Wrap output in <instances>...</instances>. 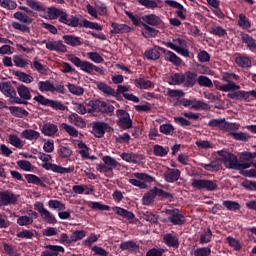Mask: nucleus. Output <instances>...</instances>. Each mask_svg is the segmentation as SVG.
Returning a JSON list of instances; mask_svg holds the SVG:
<instances>
[{
    "label": "nucleus",
    "instance_id": "obj_1",
    "mask_svg": "<svg viewBox=\"0 0 256 256\" xmlns=\"http://www.w3.org/2000/svg\"><path fill=\"white\" fill-rule=\"evenodd\" d=\"M96 85H97V89H99V91L104 93L106 97H115L117 101H123V97H124V99H126L127 101H132L133 103H139V97L135 96L134 94L127 93L129 91V88L125 85H118L117 91H115V89L107 85L105 82H98Z\"/></svg>",
    "mask_w": 256,
    "mask_h": 256
},
{
    "label": "nucleus",
    "instance_id": "obj_2",
    "mask_svg": "<svg viewBox=\"0 0 256 256\" xmlns=\"http://www.w3.org/2000/svg\"><path fill=\"white\" fill-rule=\"evenodd\" d=\"M47 15L49 19L52 21L55 19H59V23H63V25H67L68 27H81V17L80 16H69L67 12L63 11V9H58L55 7H50L47 9Z\"/></svg>",
    "mask_w": 256,
    "mask_h": 256
},
{
    "label": "nucleus",
    "instance_id": "obj_3",
    "mask_svg": "<svg viewBox=\"0 0 256 256\" xmlns=\"http://www.w3.org/2000/svg\"><path fill=\"white\" fill-rule=\"evenodd\" d=\"M68 61L72 62L75 67H78L80 71H83L88 75H93V71H96V73H99L100 75H105L103 67L95 66V64L87 60H81V58L77 57L75 54H70L68 56Z\"/></svg>",
    "mask_w": 256,
    "mask_h": 256
},
{
    "label": "nucleus",
    "instance_id": "obj_4",
    "mask_svg": "<svg viewBox=\"0 0 256 256\" xmlns=\"http://www.w3.org/2000/svg\"><path fill=\"white\" fill-rule=\"evenodd\" d=\"M219 157H222L224 165L226 169H234L235 171H243V169H249L251 167V163H240L237 159V156L232 154L231 152H227L224 150L218 151Z\"/></svg>",
    "mask_w": 256,
    "mask_h": 256
},
{
    "label": "nucleus",
    "instance_id": "obj_5",
    "mask_svg": "<svg viewBox=\"0 0 256 256\" xmlns=\"http://www.w3.org/2000/svg\"><path fill=\"white\" fill-rule=\"evenodd\" d=\"M156 197H158L160 201H164V199H169L170 201H173L174 199V195L172 193L167 192L157 186H154L142 197L143 205H152V203H155Z\"/></svg>",
    "mask_w": 256,
    "mask_h": 256
},
{
    "label": "nucleus",
    "instance_id": "obj_6",
    "mask_svg": "<svg viewBox=\"0 0 256 256\" xmlns=\"http://www.w3.org/2000/svg\"><path fill=\"white\" fill-rule=\"evenodd\" d=\"M39 159L45 163L42 165V167L43 169H46V171H53V173H58L59 175H67V173H73V171H75L73 166L65 168L63 166L50 163L49 161H51V155L49 154L40 153Z\"/></svg>",
    "mask_w": 256,
    "mask_h": 256
},
{
    "label": "nucleus",
    "instance_id": "obj_7",
    "mask_svg": "<svg viewBox=\"0 0 256 256\" xmlns=\"http://www.w3.org/2000/svg\"><path fill=\"white\" fill-rule=\"evenodd\" d=\"M0 91L5 97L9 98L8 101L10 105H29V102L23 101L17 96V91L15 87L11 85V82H1Z\"/></svg>",
    "mask_w": 256,
    "mask_h": 256
},
{
    "label": "nucleus",
    "instance_id": "obj_8",
    "mask_svg": "<svg viewBox=\"0 0 256 256\" xmlns=\"http://www.w3.org/2000/svg\"><path fill=\"white\" fill-rule=\"evenodd\" d=\"M132 175L133 177H135V179H129L128 183H130V185H133L134 187H139V189H147V183L155 182V177L147 173L135 172Z\"/></svg>",
    "mask_w": 256,
    "mask_h": 256
},
{
    "label": "nucleus",
    "instance_id": "obj_9",
    "mask_svg": "<svg viewBox=\"0 0 256 256\" xmlns=\"http://www.w3.org/2000/svg\"><path fill=\"white\" fill-rule=\"evenodd\" d=\"M34 101L43 107H51L54 111H66L67 109V106H65L61 101L51 100L41 94L35 96Z\"/></svg>",
    "mask_w": 256,
    "mask_h": 256
},
{
    "label": "nucleus",
    "instance_id": "obj_10",
    "mask_svg": "<svg viewBox=\"0 0 256 256\" xmlns=\"http://www.w3.org/2000/svg\"><path fill=\"white\" fill-rule=\"evenodd\" d=\"M193 189H198L199 191H217L219 185H217V180H207V179H193L191 183Z\"/></svg>",
    "mask_w": 256,
    "mask_h": 256
},
{
    "label": "nucleus",
    "instance_id": "obj_11",
    "mask_svg": "<svg viewBox=\"0 0 256 256\" xmlns=\"http://www.w3.org/2000/svg\"><path fill=\"white\" fill-rule=\"evenodd\" d=\"M172 41L166 42L165 45L172 51L182 55V57H189V50L184 48L187 45V41L183 38H174Z\"/></svg>",
    "mask_w": 256,
    "mask_h": 256
},
{
    "label": "nucleus",
    "instance_id": "obj_12",
    "mask_svg": "<svg viewBox=\"0 0 256 256\" xmlns=\"http://www.w3.org/2000/svg\"><path fill=\"white\" fill-rule=\"evenodd\" d=\"M116 117L118 118L116 124L118 125V127H120V129H123L125 131L133 127V120H131V115H129V112H127L126 110H116Z\"/></svg>",
    "mask_w": 256,
    "mask_h": 256
},
{
    "label": "nucleus",
    "instance_id": "obj_13",
    "mask_svg": "<svg viewBox=\"0 0 256 256\" xmlns=\"http://www.w3.org/2000/svg\"><path fill=\"white\" fill-rule=\"evenodd\" d=\"M113 128L109 125V123L103 121H95L92 123V134L97 139H103L105 137V133H111Z\"/></svg>",
    "mask_w": 256,
    "mask_h": 256
},
{
    "label": "nucleus",
    "instance_id": "obj_14",
    "mask_svg": "<svg viewBox=\"0 0 256 256\" xmlns=\"http://www.w3.org/2000/svg\"><path fill=\"white\" fill-rule=\"evenodd\" d=\"M164 213L169 216L168 221L172 225H185V215H183L181 210L177 208L166 209Z\"/></svg>",
    "mask_w": 256,
    "mask_h": 256
},
{
    "label": "nucleus",
    "instance_id": "obj_15",
    "mask_svg": "<svg viewBox=\"0 0 256 256\" xmlns=\"http://www.w3.org/2000/svg\"><path fill=\"white\" fill-rule=\"evenodd\" d=\"M19 195L10 190L0 191V207H7L9 205H17Z\"/></svg>",
    "mask_w": 256,
    "mask_h": 256
},
{
    "label": "nucleus",
    "instance_id": "obj_16",
    "mask_svg": "<svg viewBox=\"0 0 256 256\" xmlns=\"http://www.w3.org/2000/svg\"><path fill=\"white\" fill-rule=\"evenodd\" d=\"M208 127H217L221 131H233L236 129L234 123L226 122L225 119H212L208 122Z\"/></svg>",
    "mask_w": 256,
    "mask_h": 256
},
{
    "label": "nucleus",
    "instance_id": "obj_17",
    "mask_svg": "<svg viewBox=\"0 0 256 256\" xmlns=\"http://www.w3.org/2000/svg\"><path fill=\"white\" fill-rule=\"evenodd\" d=\"M158 49L163 53L165 61H169V63H172V65L175 67H181L183 60L179 58L175 52L167 50L163 47H158Z\"/></svg>",
    "mask_w": 256,
    "mask_h": 256
},
{
    "label": "nucleus",
    "instance_id": "obj_18",
    "mask_svg": "<svg viewBox=\"0 0 256 256\" xmlns=\"http://www.w3.org/2000/svg\"><path fill=\"white\" fill-rule=\"evenodd\" d=\"M166 183H177L181 178V170L174 168H167L163 174Z\"/></svg>",
    "mask_w": 256,
    "mask_h": 256
},
{
    "label": "nucleus",
    "instance_id": "obj_19",
    "mask_svg": "<svg viewBox=\"0 0 256 256\" xmlns=\"http://www.w3.org/2000/svg\"><path fill=\"white\" fill-rule=\"evenodd\" d=\"M43 43L46 45L48 51H57L60 53H67V46L63 44V41H48L44 40Z\"/></svg>",
    "mask_w": 256,
    "mask_h": 256
},
{
    "label": "nucleus",
    "instance_id": "obj_20",
    "mask_svg": "<svg viewBox=\"0 0 256 256\" xmlns=\"http://www.w3.org/2000/svg\"><path fill=\"white\" fill-rule=\"evenodd\" d=\"M62 39L66 45H69V47H81V45L84 43L83 38L73 34L64 35Z\"/></svg>",
    "mask_w": 256,
    "mask_h": 256
},
{
    "label": "nucleus",
    "instance_id": "obj_21",
    "mask_svg": "<svg viewBox=\"0 0 256 256\" xmlns=\"http://www.w3.org/2000/svg\"><path fill=\"white\" fill-rule=\"evenodd\" d=\"M87 107H90L88 109V113H102L103 114V105L105 101H101L99 99L95 100H89L88 102H85Z\"/></svg>",
    "mask_w": 256,
    "mask_h": 256
},
{
    "label": "nucleus",
    "instance_id": "obj_22",
    "mask_svg": "<svg viewBox=\"0 0 256 256\" xmlns=\"http://www.w3.org/2000/svg\"><path fill=\"white\" fill-rule=\"evenodd\" d=\"M41 256H59V253H65V248L59 245H46Z\"/></svg>",
    "mask_w": 256,
    "mask_h": 256
},
{
    "label": "nucleus",
    "instance_id": "obj_23",
    "mask_svg": "<svg viewBox=\"0 0 256 256\" xmlns=\"http://www.w3.org/2000/svg\"><path fill=\"white\" fill-rule=\"evenodd\" d=\"M142 21H144L146 25H151L152 27H162L163 25V20L155 14L144 15Z\"/></svg>",
    "mask_w": 256,
    "mask_h": 256
},
{
    "label": "nucleus",
    "instance_id": "obj_24",
    "mask_svg": "<svg viewBox=\"0 0 256 256\" xmlns=\"http://www.w3.org/2000/svg\"><path fill=\"white\" fill-rule=\"evenodd\" d=\"M41 132L45 137H55L59 133V127L53 123H46L41 127Z\"/></svg>",
    "mask_w": 256,
    "mask_h": 256
},
{
    "label": "nucleus",
    "instance_id": "obj_25",
    "mask_svg": "<svg viewBox=\"0 0 256 256\" xmlns=\"http://www.w3.org/2000/svg\"><path fill=\"white\" fill-rule=\"evenodd\" d=\"M229 99H235V101H249V91L245 90H234L228 93Z\"/></svg>",
    "mask_w": 256,
    "mask_h": 256
},
{
    "label": "nucleus",
    "instance_id": "obj_26",
    "mask_svg": "<svg viewBox=\"0 0 256 256\" xmlns=\"http://www.w3.org/2000/svg\"><path fill=\"white\" fill-rule=\"evenodd\" d=\"M112 30L110 33L112 35H119L123 33H130L131 32V27L127 24H119L117 22H112L111 23Z\"/></svg>",
    "mask_w": 256,
    "mask_h": 256
},
{
    "label": "nucleus",
    "instance_id": "obj_27",
    "mask_svg": "<svg viewBox=\"0 0 256 256\" xmlns=\"http://www.w3.org/2000/svg\"><path fill=\"white\" fill-rule=\"evenodd\" d=\"M163 243H165L167 247H172V249H179V237L171 233H166L163 236Z\"/></svg>",
    "mask_w": 256,
    "mask_h": 256
},
{
    "label": "nucleus",
    "instance_id": "obj_28",
    "mask_svg": "<svg viewBox=\"0 0 256 256\" xmlns=\"http://www.w3.org/2000/svg\"><path fill=\"white\" fill-rule=\"evenodd\" d=\"M134 85L137 87V89L142 90L155 89V84L151 80H147L143 77L136 78L134 80Z\"/></svg>",
    "mask_w": 256,
    "mask_h": 256
},
{
    "label": "nucleus",
    "instance_id": "obj_29",
    "mask_svg": "<svg viewBox=\"0 0 256 256\" xmlns=\"http://www.w3.org/2000/svg\"><path fill=\"white\" fill-rule=\"evenodd\" d=\"M119 249H121V251L135 253V251H139V244H137L135 240L124 241L120 243Z\"/></svg>",
    "mask_w": 256,
    "mask_h": 256
},
{
    "label": "nucleus",
    "instance_id": "obj_30",
    "mask_svg": "<svg viewBox=\"0 0 256 256\" xmlns=\"http://www.w3.org/2000/svg\"><path fill=\"white\" fill-rule=\"evenodd\" d=\"M235 63L238 65V67H241V69H251L252 67L251 58H249L247 55L239 54L235 58Z\"/></svg>",
    "mask_w": 256,
    "mask_h": 256
},
{
    "label": "nucleus",
    "instance_id": "obj_31",
    "mask_svg": "<svg viewBox=\"0 0 256 256\" xmlns=\"http://www.w3.org/2000/svg\"><path fill=\"white\" fill-rule=\"evenodd\" d=\"M240 36L242 43L246 45L249 51H256V40L251 35L242 32Z\"/></svg>",
    "mask_w": 256,
    "mask_h": 256
},
{
    "label": "nucleus",
    "instance_id": "obj_32",
    "mask_svg": "<svg viewBox=\"0 0 256 256\" xmlns=\"http://www.w3.org/2000/svg\"><path fill=\"white\" fill-rule=\"evenodd\" d=\"M200 167L205 169V171H209L210 173H217V171L221 170V161L213 160L208 164L200 163Z\"/></svg>",
    "mask_w": 256,
    "mask_h": 256
},
{
    "label": "nucleus",
    "instance_id": "obj_33",
    "mask_svg": "<svg viewBox=\"0 0 256 256\" xmlns=\"http://www.w3.org/2000/svg\"><path fill=\"white\" fill-rule=\"evenodd\" d=\"M112 210L116 215H119V217H123L124 219H128L129 221L135 219V214L125 208L115 206L112 208Z\"/></svg>",
    "mask_w": 256,
    "mask_h": 256
},
{
    "label": "nucleus",
    "instance_id": "obj_34",
    "mask_svg": "<svg viewBox=\"0 0 256 256\" xmlns=\"http://www.w3.org/2000/svg\"><path fill=\"white\" fill-rule=\"evenodd\" d=\"M17 93L21 101H30L32 97L31 89H29V87L25 86L24 84H21L17 87Z\"/></svg>",
    "mask_w": 256,
    "mask_h": 256
},
{
    "label": "nucleus",
    "instance_id": "obj_35",
    "mask_svg": "<svg viewBox=\"0 0 256 256\" xmlns=\"http://www.w3.org/2000/svg\"><path fill=\"white\" fill-rule=\"evenodd\" d=\"M211 239H213V232L211 231V228H204L200 232L199 244L207 245V243H211Z\"/></svg>",
    "mask_w": 256,
    "mask_h": 256
},
{
    "label": "nucleus",
    "instance_id": "obj_36",
    "mask_svg": "<svg viewBox=\"0 0 256 256\" xmlns=\"http://www.w3.org/2000/svg\"><path fill=\"white\" fill-rule=\"evenodd\" d=\"M68 120L75 125V127H79L80 129H85L87 127V123L83 120V117L79 116L77 113H72Z\"/></svg>",
    "mask_w": 256,
    "mask_h": 256
},
{
    "label": "nucleus",
    "instance_id": "obj_37",
    "mask_svg": "<svg viewBox=\"0 0 256 256\" xmlns=\"http://www.w3.org/2000/svg\"><path fill=\"white\" fill-rule=\"evenodd\" d=\"M39 137H41V133L33 129H26L21 133V138L27 139V141H37Z\"/></svg>",
    "mask_w": 256,
    "mask_h": 256
},
{
    "label": "nucleus",
    "instance_id": "obj_38",
    "mask_svg": "<svg viewBox=\"0 0 256 256\" xmlns=\"http://www.w3.org/2000/svg\"><path fill=\"white\" fill-rule=\"evenodd\" d=\"M197 73L187 71L184 74V85L185 87H195V83H197Z\"/></svg>",
    "mask_w": 256,
    "mask_h": 256
},
{
    "label": "nucleus",
    "instance_id": "obj_39",
    "mask_svg": "<svg viewBox=\"0 0 256 256\" xmlns=\"http://www.w3.org/2000/svg\"><path fill=\"white\" fill-rule=\"evenodd\" d=\"M8 109L11 115H13L14 117H18L20 119H23L24 117H29V113L27 112V110L23 109L22 107L10 106Z\"/></svg>",
    "mask_w": 256,
    "mask_h": 256
},
{
    "label": "nucleus",
    "instance_id": "obj_40",
    "mask_svg": "<svg viewBox=\"0 0 256 256\" xmlns=\"http://www.w3.org/2000/svg\"><path fill=\"white\" fill-rule=\"evenodd\" d=\"M219 91H223L224 93H233V91H239L241 86L235 84L233 81H228L227 84L220 85L218 87Z\"/></svg>",
    "mask_w": 256,
    "mask_h": 256
},
{
    "label": "nucleus",
    "instance_id": "obj_41",
    "mask_svg": "<svg viewBox=\"0 0 256 256\" xmlns=\"http://www.w3.org/2000/svg\"><path fill=\"white\" fill-rule=\"evenodd\" d=\"M38 89L41 91V93H45L50 91L51 93H55V85L51 83V81H40L38 82Z\"/></svg>",
    "mask_w": 256,
    "mask_h": 256
},
{
    "label": "nucleus",
    "instance_id": "obj_42",
    "mask_svg": "<svg viewBox=\"0 0 256 256\" xmlns=\"http://www.w3.org/2000/svg\"><path fill=\"white\" fill-rule=\"evenodd\" d=\"M144 30H142V35L146 39H149V37H157L159 30L149 26L146 23H142Z\"/></svg>",
    "mask_w": 256,
    "mask_h": 256
},
{
    "label": "nucleus",
    "instance_id": "obj_43",
    "mask_svg": "<svg viewBox=\"0 0 256 256\" xmlns=\"http://www.w3.org/2000/svg\"><path fill=\"white\" fill-rule=\"evenodd\" d=\"M222 205L228 210L237 213V211L241 210V204L237 201L225 200L222 202Z\"/></svg>",
    "mask_w": 256,
    "mask_h": 256
},
{
    "label": "nucleus",
    "instance_id": "obj_44",
    "mask_svg": "<svg viewBox=\"0 0 256 256\" xmlns=\"http://www.w3.org/2000/svg\"><path fill=\"white\" fill-rule=\"evenodd\" d=\"M67 89L72 95H76V97H81L83 93H85V89L77 84H67Z\"/></svg>",
    "mask_w": 256,
    "mask_h": 256
},
{
    "label": "nucleus",
    "instance_id": "obj_45",
    "mask_svg": "<svg viewBox=\"0 0 256 256\" xmlns=\"http://www.w3.org/2000/svg\"><path fill=\"white\" fill-rule=\"evenodd\" d=\"M102 161L106 164L108 171H113V169H117L119 166V162L111 156H104Z\"/></svg>",
    "mask_w": 256,
    "mask_h": 256
},
{
    "label": "nucleus",
    "instance_id": "obj_46",
    "mask_svg": "<svg viewBox=\"0 0 256 256\" xmlns=\"http://www.w3.org/2000/svg\"><path fill=\"white\" fill-rule=\"evenodd\" d=\"M82 26L77 27H85V29H95L96 31H103V26L99 25L97 22H91L87 19H83L82 22L80 20Z\"/></svg>",
    "mask_w": 256,
    "mask_h": 256
},
{
    "label": "nucleus",
    "instance_id": "obj_47",
    "mask_svg": "<svg viewBox=\"0 0 256 256\" xmlns=\"http://www.w3.org/2000/svg\"><path fill=\"white\" fill-rule=\"evenodd\" d=\"M13 75H15V77H17L19 79V81H21L22 83H33L34 78L33 76L23 72V71H15L13 73Z\"/></svg>",
    "mask_w": 256,
    "mask_h": 256
},
{
    "label": "nucleus",
    "instance_id": "obj_48",
    "mask_svg": "<svg viewBox=\"0 0 256 256\" xmlns=\"http://www.w3.org/2000/svg\"><path fill=\"white\" fill-rule=\"evenodd\" d=\"M26 5L32 9V11H37V13H41L45 11V6L41 4L39 1L35 0H26Z\"/></svg>",
    "mask_w": 256,
    "mask_h": 256
},
{
    "label": "nucleus",
    "instance_id": "obj_49",
    "mask_svg": "<svg viewBox=\"0 0 256 256\" xmlns=\"http://www.w3.org/2000/svg\"><path fill=\"white\" fill-rule=\"evenodd\" d=\"M144 55L149 61H157V59L161 57V52H159V48H152L150 50H146Z\"/></svg>",
    "mask_w": 256,
    "mask_h": 256
},
{
    "label": "nucleus",
    "instance_id": "obj_50",
    "mask_svg": "<svg viewBox=\"0 0 256 256\" xmlns=\"http://www.w3.org/2000/svg\"><path fill=\"white\" fill-rule=\"evenodd\" d=\"M57 153L60 159H69L73 155V150L69 146H59Z\"/></svg>",
    "mask_w": 256,
    "mask_h": 256
},
{
    "label": "nucleus",
    "instance_id": "obj_51",
    "mask_svg": "<svg viewBox=\"0 0 256 256\" xmlns=\"http://www.w3.org/2000/svg\"><path fill=\"white\" fill-rule=\"evenodd\" d=\"M13 61L15 67H19L20 69H25V67L31 63V60L25 59L19 55H15Z\"/></svg>",
    "mask_w": 256,
    "mask_h": 256
},
{
    "label": "nucleus",
    "instance_id": "obj_52",
    "mask_svg": "<svg viewBox=\"0 0 256 256\" xmlns=\"http://www.w3.org/2000/svg\"><path fill=\"white\" fill-rule=\"evenodd\" d=\"M153 153L156 157H167L169 153V147H163L159 144L154 145Z\"/></svg>",
    "mask_w": 256,
    "mask_h": 256
},
{
    "label": "nucleus",
    "instance_id": "obj_53",
    "mask_svg": "<svg viewBox=\"0 0 256 256\" xmlns=\"http://www.w3.org/2000/svg\"><path fill=\"white\" fill-rule=\"evenodd\" d=\"M40 217L45 221V223H48V225H56L57 223V218H55V215H53L49 210L44 211Z\"/></svg>",
    "mask_w": 256,
    "mask_h": 256
},
{
    "label": "nucleus",
    "instance_id": "obj_54",
    "mask_svg": "<svg viewBox=\"0 0 256 256\" xmlns=\"http://www.w3.org/2000/svg\"><path fill=\"white\" fill-rule=\"evenodd\" d=\"M138 3L146 9H157L159 7L160 0H138Z\"/></svg>",
    "mask_w": 256,
    "mask_h": 256
},
{
    "label": "nucleus",
    "instance_id": "obj_55",
    "mask_svg": "<svg viewBox=\"0 0 256 256\" xmlns=\"http://www.w3.org/2000/svg\"><path fill=\"white\" fill-rule=\"evenodd\" d=\"M229 136L233 137L236 141H243L244 143H247L251 139V136L244 132H230Z\"/></svg>",
    "mask_w": 256,
    "mask_h": 256
},
{
    "label": "nucleus",
    "instance_id": "obj_56",
    "mask_svg": "<svg viewBox=\"0 0 256 256\" xmlns=\"http://www.w3.org/2000/svg\"><path fill=\"white\" fill-rule=\"evenodd\" d=\"M210 35H214L215 37H225L227 35V30H225L221 26H214L209 30Z\"/></svg>",
    "mask_w": 256,
    "mask_h": 256
},
{
    "label": "nucleus",
    "instance_id": "obj_57",
    "mask_svg": "<svg viewBox=\"0 0 256 256\" xmlns=\"http://www.w3.org/2000/svg\"><path fill=\"white\" fill-rule=\"evenodd\" d=\"M60 127H61V129L66 131V133H68V135H70V137H79V131H77V129H75V127H73L67 123H62Z\"/></svg>",
    "mask_w": 256,
    "mask_h": 256
},
{
    "label": "nucleus",
    "instance_id": "obj_58",
    "mask_svg": "<svg viewBox=\"0 0 256 256\" xmlns=\"http://www.w3.org/2000/svg\"><path fill=\"white\" fill-rule=\"evenodd\" d=\"M193 256H211V247H198L192 252Z\"/></svg>",
    "mask_w": 256,
    "mask_h": 256
},
{
    "label": "nucleus",
    "instance_id": "obj_59",
    "mask_svg": "<svg viewBox=\"0 0 256 256\" xmlns=\"http://www.w3.org/2000/svg\"><path fill=\"white\" fill-rule=\"evenodd\" d=\"M86 236L87 232H85V230H76L71 234L70 239L72 243H77V241H81V239H84Z\"/></svg>",
    "mask_w": 256,
    "mask_h": 256
},
{
    "label": "nucleus",
    "instance_id": "obj_60",
    "mask_svg": "<svg viewBox=\"0 0 256 256\" xmlns=\"http://www.w3.org/2000/svg\"><path fill=\"white\" fill-rule=\"evenodd\" d=\"M197 83L198 85H200V87H208L209 89L213 87V81H211V79L207 76H199L197 79Z\"/></svg>",
    "mask_w": 256,
    "mask_h": 256
},
{
    "label": "nucleus",
    "instance_id": "obj_61",
    "mask_svg": "<svg viewBox=\"0 0 256 256\" xmlns=\"http://www.w3.org/2000/svg\"><path fill=\"white\" fill-rule=\"evenodd\" d=\"M8 139H9L10 145H12L13 147H16L17 149H22L23 148V142L21 141L20 138H18L17 135L10 134Z\"/></svg>",
    "mask_w": 256,
    "mask_h": 256
},
{
    "label": "nucleus",
    "instance_id": "obj_62",
    "mask_svg": "<svg viewBox=\"0 0 256 256\" xmlns=\"http://www.w3.org/2000/svg\"><path fill=\"white\" fill-rule=\"evenodd\" d=\"M25 179L27 183H30L32 185H43V181L41 180V178H39V176L35 174H26Z\"/></svg>",
    "mask_w": 256,
    "mask_h": 256
},
{
    "label": "nucleus",
    "instance_id": "obj_63",
    "mask_svg": "<svg viewBox=\"0 0 256 256\" xmlns=\"http://www.w3.org/2000/svg\"><path fill=\"white\" fill-rule=\"evenodd\" d=\"M48 207L50 209H57L58 211H65V204L59 200H49Z\"/></svg>",
    "mask_w": 256,
    "mask_h": 256
},
{
    "label": "nucleus",
    "instance_id": "obj_64",
    "mask_svg": "<svg viewBox=\"0 0 256 256\" xmlns=\"http://www.w3.org/2000/svg\"><path fill=\"white\" fill-rule=\"evenodd\" d=\"M238 25L239 27H242V29H250L251 22L247 19L245 14H239Z\"/></svg>",
    "mask_w": 256,
    "mask_h": 256
}]
</instances>
